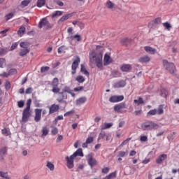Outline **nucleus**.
I'll use <instances>...</instances> for the list:
<instances>
[{
    "mask_svg": "<svg viewBox=\"0 0 179 179\" xmlns=\"http://www.w3.org/2000/svg\"><path fill=\"white\" fill-rule=\"evenodd\" d=\"M62 11L56 10L55 13H52V17H57V16H62Z\"/></svg>",
    "mask_w": 179,
    "mask_h": 179,
    "instance_id": "nucleus-42",
    "label": "nucleus"
},
{
    "mask_svg": "<svg viewBox=\"0 0 179 179\" xmlns=\"http://www.w3.org/2000/svg\"><path fill=\"white\" fill-rule=\"evenodd\" d=\"M29 52L30 50L28 48L21 49L19 52V55L20 57H26V55H27V54H29Z\"/></svg>",
    "mask_w": 179,
    "mask_h": 179,
    "instance_id": "nucleus-28",
    "label": "nucleus"
},
{
    "mask_svg": "<svg viewBox=\"0 0 179 179\" xmlns=\"http://www.w3.org/2000/svg\"><path fill=\"white\" fill-rule=\"evenodd\" d=\"M69 17H72V14H67L63 15L58 21V23H62V22H65V20H68Z\"/></svg>",
    "mask_w": 179,
    "mask_h": 179,
    "instance_id": "nucleus-30",
    "label": "nucleus"
},
{
    "mask_svg": "<svg viewBox=\"0 0 179 179\" xmlns=\"http://www.w3.org/2000/svg\"><path fill=\"white\" fill-rule=\"evenodd\" d=\"M63 93H71V89L68 87H65L64 89H63Z\"/></svg>",
    "mask_w": 179,
    "mask_h": 179,
    "instance_id": "nucleus-62",
    "label": "nucleus"
},
{
    "mask_svg": "<svg viewBox=\"0 0 179 179\" xmlns=\"http://www.w3.org/2000/svg\"><path fill=\"white\" fill-rule=\"evenodd\" d=\"M141 127L142 131H153L155 129H159V128H160L159 124L151 120H147L143 122Z\"/></svg>",
    "mask_w": 179,
    "mask_h": 179,
    "instance_id": "nucleus-2",
    "label": "nucleus"
},
{
    "mask_svg": "<svg viewBox=\"0 0 179 179\" xmlns=\"http://www.w3.org/2000/svg\"><path fill=\"white\" fill-rule=\"evenodd\" d=\"M77 26H78V27L80 29H85V24L80 21H78Z\"/></svg>",
    "mask_w": 179,
    "mask_h": 179,
    "instance_id": "nucleus-58",
    "label": "nucleus"
},
{
    "mask_svg": "<svg viewBox=\"0 0 179 179\" xmlns=\"http://www.w3.org/2000/svg\"><path fill=\"white\" fill-rule=\"evenodd\" d=\"M87 101V99L85 96L80 97L76 101V106H80L82 104H85Z\"/></svg>",
    "mask_w": 179,
    "mask_h": 179,
    "instance_id": "nucleus-25",
    "label": "nucleus"
},
{
    "mask_svg": "<svg viewBox=\"0 0 179 179\" xmlns=\"http://www.w3.org/2000/svg\"><path fill=\"white\" fill-rule=\"evenodd\" d=\"M34 104L35 106V107H41V104L40 103V101L36 99L34 101Z\"/></svg>",
    "mask_w": 179,
    "mask_h": 179,
    "instance_id": "nucleus-60",
    "label": "nucleus"
},
{
    "mask_svg": "<svg viewBox=\"0 0 179 179\" xmlns=\"http://www.w3.org/2000/svg\"><path fill=\"white\" fill-rule=\"evenodd\" d=\"M46 24H48V20H47V18H43L39 24H38V27L39 29H43V27H44V26H45Z\"/></svg>",
    "mask_w": 179,
    "mask_h": 179,
    "instance_id": "nucleus-27",
    "label": "nucleus"
},
{
    "mask_svg": "<svg viewBox=\"0 0 179 179\" xmlns=\"http://www.w3.org/2000/svg\"><path fill=\"white\" fill-rule=\"evenodd\" d=\"M108 171H110V168H108V167L103 168L101 170V173L103 174H107V173H108Z\"/></svg>",
    "mask_w": 179,
    "mask_h": 179,
    "instance_id": "nucleus-53",
    "label": "nucleus"
},
{
    "mask_svg": "<svg viewBox=\"0 0 179 179\" xmlns=\"http://www.w3.org/2000/svg\"><path fill=\"white\" fill-rule=\"evenodd\" d=\"M0 177H1L2 179H10V178L8 176V173L0 172Z\"/></svg>",
    "mask_w": 179,
    "mask_h": 179,
    "instance_id": "nucleus-43",
    "label": "nucleus"
},
{
    "mask_svg": "<svg viewBox=\"0 0 179 179\" xmlns=\"http://www.w3.org/2000/svg\"><path fill=\"white\" fill-rule=\"evenodd\" d=\"M110 64H113V59L108 53H106L103 57V66H108Z\"/></svg>",
    "mask_w": 179,
    "mask_h": 179,
    "instance_id": "nucleus-11",
    "label": "nucleus"
},
{
    "mask_svg": "<svg viewBox=\"0 0 179 179\" xmlns=\"http://www.w3.org/2000/svg\"><path fill=\"white\" fill-rule=\"evenodd\" d=\"M46 167H48V169H49L50 171H54L55 166L54 164H52V162L48 161L46 162Z\"/></svg>",
    "mask_w": 179,
    "mask_h": 179,
    "instance_id": "nucleus-35",
    "label": "nucleus"
},
{
    "mask_svg": "<svg viewBox=\"0 0 179 179\" xmlns=\"http://www.w3.org/2000/svg\"><path fill=\"white\" fill-rule=\"evenodd\" d=\"M26 108L24 109L22 112V122H27L29 121V118L31 117V111L30 110V106H31V99H29L27 101Z\"/></svg>",
    "mask_w": 179,
    "mask_h": 179,
    "instance_id": "nucleus-3",
    "label": "nucleus"
},
{
    "mask_svg": "<svg viewBox=\"0 0 179 179\" xmlns=\"http://www.w3.org/2000/svg\"><path fill=\"white\" fill-rule=\"evenodd\" d=\"M68 39L69 41H73V40H76V41H80L82 40V38L80 37V35L76 34V35H70L68 37Z\"/></svg>",
    "mask_w": 179,
    "mask_h": 179,
    "instance_id": "nucleus-23",
    "label": "nucleus"
},
{
    "mask_svg": "<svg viewBox=\"0 0 179 179\" xmlns=\"http://www.w3.org/2000/svg\"><path fill=\"white\" fill-rule=\"evenodd\" d=\"M163 26L164 27H165V29H167L169 31H170V29H171V24H170L169 22H164Z\"/></svg>",
    "mask_w": 179,
    "mask_h": 179,
    "instance_id": "nucleus-46",
    "label": "nucleus"
},
{
    "mask_svg": "<svg viewBox=\"0 0 179 179\" xmlns=\"http://www.w3.org/2000/svg\"><path fill=\"white\" fill-rule=\"evenodd\" d=\"M164 114V109L163 105H159L157 109H152L148 112L147 116L150 117L152 115H162Z\"/></svg>",
    "mask_w": 179,
    "mask_h": 179,
    "instance_id": "nucleus-5",
    "label": "nucleus"
},
{
    "mask_svg": "<svg viewBox=\"0 0 179 179\" xmlns=\"http://www.w3.org/2000/svg\"><path fill=\"white\" fill-rule=\"evenodd\" d=\"M48 135V129L47 127H43L42 128V136L41 138H43V136H47Z\"/></svg>",
    "mask_w": 179,
    "mask_h": 179,
    "instance_id": "nucleus-38",
    "label": "nucleus"
},
{
    "mask_svg": "<svg viewBox=\"0 0 179 179\" xmlns=\"http://www.w3.org/2000/svg\"><path fill=\"white\" fill-rule=\"evenodd\" d=\"M144 50L148 54H150L151 55H155V54H156V48H153L150 46H145Z\"/></svg>",
    "mask_w": 179,
    "mask_h": 179,
    "instance_id": "nucleus-19",
    "label": "nucleus"
},
{
    "mask_svg": "<svg viewBox=\"0 0 179 179\" xmlns=\"http://www.w3.org/2000/svg\"><path fill=\"white\" fill-rule=\"evenodd\" d=\"M29 3H30V0H24L22 1L21 5H22V6H27V5H29Z\"/></svg>",
    "mask_w": 179,
    "mask_h": 179,
    "instance_id": "nucleus-56",
    "label": "nucleus"
},
{
    "mask_svg": "<svg viewBox=\"0 0 179 179\" xmlns=\"http://www.w3.org/2000/svg\"><path fill=\"white\" fill-rule=\"evenodd\" d=\"M80 66H81L80 72H82V73H83L86 76H89L90 73H89V71H87V70H86V67H85V66L83 64H81Z\"/></svg>",
    "mask_w": 179,
    "mask_h": 179,
    "instance_id": "nucleus-34",
    "label": "nucleus"
},
{
    "mask_svg": "<svg viewBox=\"0 0 179 179\" xmlns=\"http://www.w3.org/2000/svg\"><path fill=\"white\" fill-rule=\"evenodd\" d=\"M141 142H148V136H141L140 137Z\"/></svg>",
    "mask_w": 179,
    "mask_h": 179,
    "instance_id": "nucleus-55",
    "label": "nucleus"
},
{
    "mask_svg": "<svg viewBox=\"0 0 179 179\" xmlns=\"http://www.w3.org/2000/svg\"><path fill=\"white\" fill-rule=\"evenodd\" d=\"M48 71H50V67L48 66H43L41 68V73H44V72H48Z\"/></svg>",
    "mask_w": 179,
    "mask_h": 179,
    "instance_id": "nucleus-48",
    "label": "nucleus"
},
{
    "mask_svg": "<svg viewBox=\"0 0 179 179\" xmlns=\"http://www.w3.org/2000/svg\"><path fill=\"white\" fill-rule=\"evenodd\" d=\"M68 99V94L65 92H59L57 98V101L59 103H62L64 100H66Z\"/></svg>",
    "mask_w": 179,
    "mask_h": 179,
    "instance_id": "nucleus-15",
    "label": "nucleus"
},
{
    "mask_svg": "<svg viewBox=\"0 0 179 179\" xmlns=\"http://www.w3.org/2000/svg\"><path fill=\"white\" fill-rule=\"evenodd\" d=\"M66 160L68 169H73V160H75L73 155H72L70 157H66Z\"/></svg>",
    "mask_w": 179,
    "mask_h": 179,
    "instance_id": "nucleus-12",
    "label": "nucleus"
},
{
    "mask_svg": "<svg viewBox=\"0 0 179 179\" xmlns=\"http://www.w3.org/2000/svg\"><path fill=\"white\" fill-rule=\"evenodd\" d=\"M104 48L101 45H96V51L92 50L90 52V62L96 64L99 69H103V51Z\"/></svg>",
    "mask_w": 179,
    "mask_h": 179,
    "instance_id": "nucleus-1",
    "label": "nucleus"
},
{
    "mask_svg": "<svg viewBox=\"0 0 179 179\" xmlns=\"http://www.w3.org/2000/svg\"><path fill=\"white\" fill-rule=\"evenodd\" d=\"M72 114H75V110H71L66 112V113H64V116L69 117V116L72 115Z\"/></svg>",
    "mask_w": 179,
    "mask_h": 179,
    "instance_id": "nucleus-47",
    "label": "nucleus"
},
{
    "mask_svg": "<svg viewBox=\"0 0 179 179\" xmlns=\"http://www.w3.org/2000/svg\"><path fill=\"white\" fill-rule=\"evenodd\" d=\"M138 62L141 64H148V62H150V57L148 55L143 56L138 59Z\"/></svg>",
    "mask_w": 179,
    "mask_h": 179,
    "instance_id": "nucleus-21",
    "label": "nucleus"
},
{
    "mask_svg": "<svg viewBox=\"0 0 179 179\" xmlns=\"http://www.w3.org/2000/svg\"><path fill=\"white\" fill-rule=\"evenodd\" d=\"M154 23H155V24H160V23H162V17H158L155 18L154 20Z\"/></svg>",
    "mask_w": 179,
    "mask_h": 179,
    "instance_id": "nucleus-51",
    "label": "nucleus"
},
{
    "mask_svg": "<svg viewBox=\"0 0 179 179\" xmlns=\"http://www.w3.org/2000/svg\"><path fill=\"white\" fill-rule=\"evenodd\" d=\"M117 178V171L112 172L109 175L106 176L103 179H113Z\"/></svg>",
    "mask_w": 179,
    "mask_h": 179,
    "instance_id": "nucleus-32",
    "label": "nucleus"
},
{
    "mask_svg": "<svg viewBox=\"0 0 179 179\" xmlns=\"http://www.w3.org/2000/svg\"><path fill=\"white\" fill-rule=\"evenodd\" d=\"M167 94H169V92L167 91V90L162 88L161 90V96L162 97H167Z\"/></svg>",
    "mask_w": 179,
    "mask_h": 179,
    "instance_id": "nucleus-41",
    "label": "nucleus"
},
{
    "mask_svg": "<svg viewBox=\"0 0 179 179\" xmlns=\"http://www.w3.org/2000/svg\"><path fill=\"white\" fill-rule=\"evenodd\" d=\"M17 106L19 108H23L24 107V101H19L17 102Z\"/></svg>",
    "mask_w": 179,
    "mask_h": 179,
    "instance_id": "nucleus-54",
    "label": "nucleus"
},
{
    "mask_svg": "<svg viewBox=\"0 0 179 179\" xmlns=\"http://www.w3.org/2000/svg\"><path fill=\"white\" fill-rule=\"evenodd\" d=\"M165 160H167V155L162 154L157 157L155 162L157 164H162L163 162H164Z\"/></svg>",
    "mask_w": 179,
    "mask_h": 179,
    "instance_id": "nucleus-14",
    "label": "nucleus"
},
{
    "mask_svg": "<svg viewBox=\"0 0 179 179\" xmlns=\"http://www.w3.org/2000/svg\"><path fill=\"white\" fill-rule=\"evenodd\" d=\"M112 125H113V123H104V124H103L101 127V130L108 129V128H111Z\"/></svg>",
    "mask_w": 179,
    "mask_h": 179,
    "instance_id": "nucleus-36",
    "label": "nucleus"
},
{
    "mask_svg": "<svg viewBox=\"0 0 179 179\" xmlns=\"http://www.w3.org/2000/svg\"><path fill=\"white\" fill-rule=\"evenodd\" d=\"M88 145L89 143H92L93 142V137H88L87 139H86V141H85Z\"/></svg>",
    "mask_w": 179,
    "mask_h": 179,
    "instance_id": "nucleus-63",
    "label": "nucleus"
},
{
    "mask_svg": "<svg viewBox=\"0 0 179 179\" xmlns=\"http://www.w3.org/2000/svg\"><path fill=\"white\" fill-rule=\"evenodd\" d=\"M114 110L116 111V113H121V110H124V108H126L125 103H121L114 106Z\"/></svg>",
    "mask_w": 179,
    "mask_h": 179,
    "instance_id": "nucleus-16",
    "label": "nucleus"
},
{
    "mask_svg": "<svg viewBox=\"0 0 179 179\" xmlns=\"http://www.w3.org/2000/svg\"><path fill=\"white\" fill-rule=\"evenodd\" d=\"M126 85H127V82L124 80H121L115 83L113 87L115 88L120 89L121 87H125Z\"/></svg>",
    "mask_w": 179,
    "mask_h": 179,
    "instance_id": "nucleus-17",
    "label": "nucleus"
},
{
    "mask_svg": "<svg viewBox=\"0 0 179 179\" xmlns=\"http://www.w3.org/2000/svg\"><path fill=\"white\" fill-rule=\"evenodd\" d=\"M1 133L5 136H9L10 135V131H9L8 129L4 128L1 130Z\"/></svg>",
    "mask_w": 179,
    "mask_h": 179,
    "instance_id": "nucleus-40",
    "label": "nucleus"
},
{
    "mask_svg": "<svg viewBox=\"0 0 179 179\" xmlns=\"http://www.w3.org/2000/svg\"><path fill=\"white\" fill-rule=\"evenodd\" d=\"M163 66L166 71H168L171 75H174L177 71V69L176 68V64L173 62H169L167 59H164L162 61Z\"/></svg>",
    "mask_w": 179,
    "mask_h": 179,
    "instance_id": "nucleus-4",
    "label": "nucleus"
},
{
    "mask_svg": "<svg viewBox=\"0 0 179 179\" xmlns=\"http://www.w3.org/2000/svg\"><path fill=\"white\" fill-rule=\"evenodd\" d=\"M106 8L108 9H110L111 10H115L117 9V5H115L111 1H108L106 2Z\"/></svg>",
    "mask_w": 179,
    "mask_h": 179,
    "instance_id": "nucleus-22",
    "label": "nucleus"
},
{
    "mask_svg": "<svg viewBox=\"0 0 179 179\" xmlns=\"http://www.w3.org/2000/svg\"><path fill=\"white\" fill-rule=\"evenodd\" d=\"M58 85H59V80L57 78H54L51 83V86L52 87V92L53 93H59L61 90L58 87Z\"/></svg>",
    "mask_w": 179,
    "mask_h": 179,
    "instance_id": "nucleus-7",
    "label": "nucleus"
},
{
    "mask_svg": "<svg viewBox=\"0 0 179 179\" xmlns=\"http://www.w3.org/2000/svg\"><path fill=\"white\" fill-rule=\"evenodd\" d=\"M45 5V0H38L36 6L38 8H43Z\"/></svg>",
    "mask_w": 179,
    "mask_h": 179,
    "instance_id": "nucleus-39",
    "label": "nucleus"
},
{
    "mask_svg": "<svg viewBox=\"0 0 179 179\" xmlns=\"http://www.w3.org/2000/svg\"><path fill=\"white\" fill-rule=\"evenodd\" d=\"M87 163L90 167H94V166H96L97 164V161L93 158V156L91 155H89L87 157Z\"/></svg>",
    "mask_w": 179,
    "mask_h": 179,
    "instance_id": "nucleus-13",
    "label": "nucleus"
},
{
    "mask_svg": "<svg viewBox=\"0 0 179 179\" xmlns=\"http://www.w3.org/2000/svg\"><path fill=\"white\" fill-rule=\"evenodd\" d=\"M16 73H17V70L16 69H11L8 73L3 72L0 74V76H2L3 78H8V76L16 75Z\"/></svg>",
    "mask_w": 179,
    "mask_h": 179,
    "instance_id": "nucleus-10",
    "label": "nucleus"
},
{
    "mask_svg": "<svg viewBox=\"0 0 179 179\" xmlns=\"http://www.w3.org/2000/svg\"><path fill=\"white\" fill-rule=\"evenodd\" d=\"M105 136H106V132L101 131L99 135L98 141H100V139H104Z\"/></svg>",
    "mask_w": 179,
    "mask_h": 179,
    "instance_id": "nucleus-49",
    "label": "nucleus"
},
{
    "mask_svg": "<svg viewBox=\"0 0 179 179\" xmlns=\"http://www.w3.org/2000/svg\"><path fill=\"white\" fill-rule=\"evenodd\" d=\"M125 156H128V152L120 151L117 155L118 162H122V157H125Z\"/></svg>",
    "mask_w": 179,
    "mask_h": 179,
    "instance_id": "nucleus-24",
    "label": "nucleus"
},
{
    "mask_svg": "<svg viewBox=\"0 0 179 179\" xmlns=\"http://www.w3.org/2000/svg\"><path fill=\"white\" fill-rule=\"evenodd\" d=\"M124 100V96L123 95H114L109 98V101L110 103H119V101H122Z\"/></svg>",
    "mask_w": 179,
    "mask_h": 179,
    "instance_id": "nucleus-8",
    "label": "nucleus"
},
{
    "mask_svg": "<svg viewBox=\"0 0 179 179\" xmlns=\"http://www.w3.org/2000/svg\"><path fill=\"white\" fill-rule=\"evenodd\" d=\"M73 156L76 157L77 156H80V157H83V151L82 148L78 149L73 154Z\"/></svg>",
    "mask_w": 179,
    "mask_h": 179,
    "instance_id": "nucleus-29",
    "label": "nucleus"
},
{
    "mask_svg": "<svg viewBox=\"0 0 179 179\" xmlns=\"http://www.w3.org/2000/svg\"><path fill=\"white\" fill-rule=\"evenodd\" d=\"M13 16H15V14L13 13H10L6 15V16H5L6 20V21L10 20V19H12V17H13Z\"/></svg>",
    "mask_w": 179,
    "mask_h": 179,
    "instance_id": "nucleus-44",
    "label": "nucleus"
},
{
    "mask_svg": "<svg viewBox=\"0 0 179 179\" xmlns=\"http://www.w3.org/2000/svg\"><path fill=\"white\" fill-rule=\"evenodd\" d=\"M131 139H132V138H128L126 140H124L120 146L122 147L124 146V145H127V143H128V142H129V141H131Z\"/></svg>",
    "mask_w": 179,
    "mask_h": 179,
    "instance_id": "nucleus-52",
    "label": "nucleus"
},
{
    "mask_svg": "<svg viewBox=\"0 0 179 179\" xmlns=\"http://www.w3.org/2000/svg\"><path fill=\"white\" fill-rule=\"evenodd\" d=\"M55 3L58 5L59 6H64V2L58 0H55Z\"/></svg>",
    "mask_w": 179,
    "mask_h": 179,
    "instance_id": "nucleus-64",
    "label": "nucleus"
},
{
    "mask_svg": "<svg viewBox=\"0 0 179 179\" xmlns=\"http://www.w3.org/2000/svg\"><path fill=\"white\" fill-rule=\"evenodd\" d=\"M51 128H52V135H57V134H58V129L57 127H53L52 126H51Z\"/></svg>",
    "mask_w": 179,
    "mask_h": 179,
    "instance_id": "nucleus-50",
    "label": "nucleus"
},
{
    "mask_svg": "<svg viewBox=\"0 0 179 179\" xmlns=\"http://www.w3.org/2000/svg\"><path fill=\"white\" fill-rule=\"evenodd\" d=\"M76 80L78 83H83V82H85V77H83V76H78L76 78Z\"/></svg>",
    "mask_w": 179,
    "mask_h": 179,
    "instance_id": "nucleus-37",
    "label": "nucleus"
},
{
    "mask_svg": "<svg viewBox=\"0 0 179 179\" xmlns=\"http://www.w3.org/2000/svg\"><path fill=\"white\" fill-rule=\"evenodd\" d=\"M134 104H137V106H141V104H145V101H143V97H138V99L134 100Z\"/></svg>",
    "mask_w": 179,
    "mask_h": 179,
    "instance_id": "nucleus-31",
    "label": "nucleus"
},
{
    "mask_svg": "<svg viewBox=\"0 0 179 179\" xmlns=\"http://www.w3.org/2000/svg\"><path fill=\"white\" fill-rule=\"evenodd\" d=\"M120 69L122 72H131L132 71V66L131 64H122Z\"/></svg>",
    "mask_w": 179,
    "mask_h": 179,
    "instance_id": "nucleus-18",
    "label": "nucleus"
},
{
    "mask_svg": "<svg viewBox=\"0 0 179 179\" xmlns=\"http://www.w3.org/2000/svg\"><path fill=\"white\" fill-rule=\"evenodd\" d=\"M10 30V28H7L3 31H0V34H1L2 37H6V32L9 31Z\"/></svg>",
    "mask_w": 179,
    "mask_h": 179,
    "instance_id": "nucleus-45",
    "label": "nucleus"
},
{
    "mask_svg": "<svg viewBox=\"0 0 179 179\" xmlns=\"http://www.w3.org/2000/svg\"><path fill=\"white\" fill-rule=\"evenodd\" d=\"M24 33H26V27H20L17 31L18 36L22 37V36H23V34H24Z\"/></svg>",
    "mask_w": 179,
    "mask_h": 179,
    "instance_id": "nucleus-33",
    "label": "nucleus"
},
{
    "mask_svg": "<svg viewBox=\"0 0 179 179\" xmlns=\"http://www.w3.org/2000/svg\"><path fill=\"white\" fill-rule=\"evenodd\" d=\"M59 110V106L56 104H52L49 108V114H54V113H57Z\"/></svg>",
    "mask_w": 179,
    "mask_h": 179,
    "instance_id": "nucleus-20",
    "label": "nucleus"
},
{
    "mask_svg": "<svg viewBox=\"0 0 179 179\" xmlns=\"http://www.w3.org/2000/svg\"><path fill=\"white\" fill-rule=\"evenodd\" d=\"M20 47H21V48H23V49L27 48V43L21 42V43H20Z\"/></svg>",
    "mask_w": 179,
    "mask_h": 179,
    "instance_id": "nucleus-57",
    "label": "nucleus"
},
{
    "mask_svg": "<svg viewBox=\"0 0 179 179\" xmlns=\"http://www.w3.org/2000/svg\"><path fill=\"white\" fill-rule=\"evenodd\" d=\"M43 112V109L36 108L34 110L35 117L34 121L35 122H40L41 121V113Z\"/></svg>",
    "mask_w": 179,
    "mask_h": 179,
    "instance_id": "nucleus-9",
    "label": "nucleus"
},
{
    "mask_svg": "<svg viewBox=\"0 0 179 179\" xmlns=\"http://www.w3.org/2000/svg\"><path fill=\"white\" fill-rule=\"evenodd\" d=\"M5 87L7 90H10V82L6 81V85H5Z\"/></svg>",
    "mask_w": 179,
    "mask_h": 179,
    "instance_id": "nucleus-61",
    "label": "nucleus"
},
{
    "mask_svg": "<svg viewBox=\"0 0 179 179\" xmlns=\"http://www.w3.org/2000/svg\"><path fill=\"white\" fill-rule=\"evenodd\" d=\"M5 62H6V60L4 58H0V68H3Z\"/></svg>",
    "mask_w": 179,
    "mask_h": 179,
    "instance_id": "nucleus-59",
    "label": "nucleus"
},
{
    "mask_svg": "<svg viewBox=\"0 0 179 179\" xmlns=\"http://www.w3.org/2000/svg\"><path fill=\"white\" fill-rule=\"evenodd\" d=\"M79 64H80V57L76 56L71 65V75L76 73V69H78Z\"/></svg>",
    "mask_w": 179,
    "mask_h": 179,
    "instance_id": "nucleus-6",
    "label": "nucleus"
},
{
    "mask_svg": "<svg viewBox=\"0 0 179 179\" xmlns=\"http://www.w3.org/2000/svg\"><path fill=\"white\" fill-rule=\"evenodd\" d=\"M8 148L6 147L1 148L0 149V160H3V157L6 155Z\"/></svg>",
    "mask_w": 179,
    "mask_h": 179,
    "instance_id": "nucleus-26",
    "label": "nucleus"
}]
</instances>
